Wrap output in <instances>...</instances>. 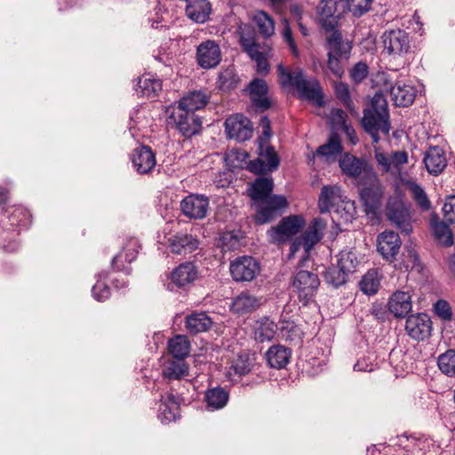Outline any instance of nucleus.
Here are the masks:
<instances>
[{"label":"nucleus","mask_w":455,"mask_h":455,"mask_svg":"<svg viewBox=\"0 0 455 455\" xmlns=\"http://www.w3.org/2000/svg\"><path fill=\"white\" fill-rule=\"evenodd\" d=\"M362 125L364 131L371 135L374 144L380 140L379 132L385 136L389 135V112L387 100L382 93L376 92L371 99V108L363 110Z\"/></svg>","instance_id":"1"},{"label":"nucleus","mask_w":455,"mask_h":455,"mask_svg":"<svg viewBox=\"0 0 455 455\" xmlns=\"http://www.w3.org/2000/svg\"><path fill=\"white\" fill-rule=\"evenodd\" d=\"M277 72L282 86H292L300 98L315 100L318 106L323 104L322 88L315 78L307 79L302 69L289 71L283 64L277 66Z\"/></svg>","instance_id":"2"},{"label":"nucleus","mask_w":455,"mask_h":455,"mask_svg":"<svg viewBox=\"0 0 455 455\" xmlns=\"http://www.w3.org/2000/svg\"><path fill=\"white\" fill-rule=\"evenodd\" d=\"M237 33L243 52L256 62L257 73L261 75L268 74L270 69L268 59L271 56V46L267 43H258L256 32L250 25H240Z\"/></svg>","instance_id":"3"},{"label":"nucleus","mask_w":455,"mask_h":455,"mask_svg":"<svg viewBox=\"0 0 455 455\" xmlns=\"http://www.w3.org/2000/svg\"><path fill=\"white\" fill-rule=\"evenodd\" d=\"M410 208V204L405 203L403 196L400 194L389 196L385 206L387 220L406 235L412 231Z\"/></svg>","instance_id":"4"},{"label":"nucleus","mask_w":455,"mask_h":455,"mask_svg":"<svg viewBox=\"0 0 455 455\" xmlns=\"http://www.w3.org/2000/svg\"><path fill=\"white\" fill-rule=\"evenodd\" d=\"M258 157L246 163V170L256 175H266L276 171L280 158L273 146L261 142L257 144Z\"/></svg>","instance_id":"5"},{"label":"nucleus","mask_w":455,"mask_h":455,"mask_svg":"<svg viewBox=\"0 0 455 455\" xmlns=\"http://www.w3.org/2000/svg\"><path fill=\"white\" fill-rule=\"evenodd\" d=\"M252 206L255 210V223L263 225L281 216L288 207V201L283 196L272 195L268 199L252 204Z\"/></svg>","instance_id":"6"},{"label":"nucleus","mask_w":455,"mask_h":455,"mask_svg":"<svg viewBox=\"0 0 455 455\" xmlns=\"http://www.w3.org/2000/svg\"><path fill=\"white\" fill-rule=\"evenodd\" d=\"M168 124L173 125L185 138H190L198 133L202 128L199 116L177 106L173 107V110L168 117Z\"/></svg>","instance_id":"7"},{"label":"nucleus","mask_w":455,"mask_h":455,"mask_svg":"<svg viewBox=\"0 0 455 455\" xmlns=\"http://www.w3.org/2000/svg\"><path fill=\"white\" fill-rule=\"evenodd\" d=\"M319 285L318 275L312 271L299 270L293 277L292 286L303 306H307L314 298Z\"/></svg>","instance_id":"8"},{"label":"nucleus","mask_w":455,"mask_h":455,"mask_svg":"<svg viewBox=\"0 0 455 455\" xmlns=\"http://www.w3.org/2000/svg\"><path fill=\"white\" fill-rule=\"evenodd\" d=\"M367 180L369 183L365 184L361 189L360 198L366 213L376 214L381 205L384 194L383 186L377 173H372Z\"/></svg>","instance_id":"9"},{"label":"nucleus","mask_w":455,"mask_h":455,"mask_svg":"<svg viewBox=\"0 0 455 455\" xmlns=\"http://www.w3.org/2000/svg\"><path fill=\"white\" fill-rule=\"evenodd\" d=\"M345 0H321L317 12L322 20V26L326 30H333L338 20L346 12Z\"/></svg>","instance_id":"10"},{"label":"nucleus","mask_w":455,"mask_h":455,"mask_svg":"<svg viewBox=\"0 0 455 455\" xmlns=\"http://www.w3.org/2000/svg\"><path fill=\"white\" fill-rule=\"evenodd\" d=\"M384 90L388 92L391 100L397 107H409L415 100L417 90L414 86L402 83H394L390 77L384 80Z\"/></svg>","instance_id":"11"},{"label":"nucleus","mask_w":455,"mask_h":455,"mask_svg":"<svg viewBox=\"0 0 455 455\" xmlns=\"http://www.w3.org/2000/svg\"><path fill=\"white\" fill-rule=\"evenodd\" d=\"M259 271V262L251 256L239 257L229 265V273L235 282H251Z\"/></svg>","instance_id":"12"},{"label":"nucleus","mask_w":455,"mask_h":455,"mask_svg":"<svg viewBox=\"0 0 455 455\" xmlns=\"http://www.w3.org/2000/svg\"><path fill=\"white\" fill-rule=\"evenodd\" d=\"M209 198L201 194H190L180 202V210L184 216L191 220H203L209 211Z\"/></svg>","instance_id":"13"},{"label":"nucleus","mask_w":455,"mask_h":455,"mask_svg":"<svg viewBox=\"0 0 455 455\" xmlns=\"http://www.w3.org/2000/svg\"><path fill=\"white\" fill-rule=\"evenodd\" d=\"M305 226L304 219L299 215H290L283 218L276 227L268 230V235L273 241L289 239L298 234Z\"/></svg>","instance_id":"14"},{"label":"nucleus","mask_w":455,"mask_h":455,"mask_svg":"<svg viewBox=\"0 0 455 455\" xmlns=\"http://www.w3.org/2000/svg\"><path fill=\"white\" fill-rule=\"evenodd\" d=\"M339 165L343 174L353 179L359 178L362 174L368 179L372 173H376L365 159L356 157L349 153L341 156Z\"/></svg>","instance_id":"15"},{"label":"nucleus","mask_w":455,"mask_h":455,"mask_svg":"<svg viewBox=\"0 0 455 455\" xmlns=\"http://www.w3.org/2000/svg\"><path fill=\"white\" fill-rule=\"evenodd\" d=\"M385 50L389 54L402 55L407 53L411 48L409 33L403 29H391L382 36Z\"/></svg>","instance_id":"16"},{"label":"nucleus","mask_w":455,"mask_h":455,"mask_svg":"<svg viewBox=\"0 0 455 455\" xmlns=\"http://www.w3.org/2000/svg\"><path fill=\"white\" fill-rule=\"evenodd\" d=\"M405 330L413 339L424 340L430 336L432 322L427 314L419 313L411 315L406 319Z\"/></svg>","instance_id":"17"},{"label":"nucleus","mask_w":455,"mask_h":455,"mask_svg":"<svg viewBox=\"0 0 455 455\" xmlns=\"http://www.w3.org/2000/svg\"><path fill=\"white\" fill-rule=\"evenodd\" d=\"M140 249L139 240L134 237L129 238L124 244L123 251L113 258L112 267L129 275L132 268L128 265L137 258Z\"/></svg>","instance_id":"18"},{"label":"nucleus","mask_w":455,"mask_h":455,"mask_svg":"<svg viewBox=\"0 0 455 455\" xmlns=\"http://www.w3.org/2000/svg\"><path fill=\"white\" fill-rule=\"evenodd\" d=\"M196 60L204 69L215 68L221 60L220 46L212 40L201 43L196 48Z\"/></svg>","instance_id":"19"},{"label":"nucleus","mask_w":455,"mask_h":455,"mask_svg":"<svg viewBox=\"0 0 455 455\" xmlns=\"http://www.w3.org/2000/svg\"><path fill=\"white\" fill-rule=\"evenodd\" d=\"M243 91L247 92L255 108L265 111L271 107V102L267 96L268 86L264 79L253 78Z\"/></svg>","instance_id":"20"},{"label":"nucleus","mask_w":455,"mask_h":455,"mask_svg":"<svg viewBox=\"0 0 455 455\" xmlns=\"http://www.w3.org/2000/svg\"><path fill=\"white\" fill-rule=\"evenodd\" d=\"M377 250L387 261H394L401 248V239L394 231H384L378 235Z\"/></svg>","instance_id":"21"},{"label":"nucleus","mask_w":455,"mask_h":455,"mask_svg":"<svg viewBox=\"0 0 455 455\" xmlns=\"http://www.w3.org/2000/svg\"><path fill=\"white\" fill-rule=\"evenodd\" d=\"M197 278V270L191 262H185L177 267L171 274L168 289L186 288Z\"/></svg>","instance_id":"22"},{"label":"nucleus","mask_w":455,"mask_h":455,"mask_svg":"<svg viewBox=\"0 0 455 455\" xmlns=\"http://www.w3.org/2000/svg\"><path fill=\"white\" fill-rule=\"evenodd\" d=\"M252 124L251 120L242 114L229 116V139L243 142L252 136Z\"/></svg>","instance_id":"23"},{"label":"nucleus","mask_w":455,"mask_h":455,"mask_svg":"<svg viewBox=\"0 0 455 455\" xmlns=\"http://www.w3.org/2000/svg\"><path fill=\"white\" fill-rule=\"evenodd\" d=\"M133 167L140 174H147L156 166V156L148 146H140L132 153Z\"/></svg>","instance_id":"24"},{"label":"nucleus","mask_w":455,"mask_h":455,"mask_svg":"<svg viewBox=\"0 0 455 455\" xmlns=\"http://www.w3.org/2000/svg\"><path fill=\"white\" fill-rule=\"evenodd\" d=\"M171 251L178 255H186L195 251L199 246L196 236L188 233H177L168 240Z\"/></svg>","instance_id":"25"},{"label":"nucleus","mask_w":455,"mask_h":455,"mask_svg":"<svg viewBox=\"0 0 455 455\" xmlns=\"http://www.w3.org/2000/svg\"><path fill=\"white\" fill-rule=\"evenodd\" d=\"M327 55L348 60L352 50V42L344 39L339 30H334L326 39Z\"/></svg>","instance_id":"26"},{"label":"nucleus","mask_w":455,"mask_h":455,"mask_svg":"<svg viewBox=\"0 0 455 455\" xmlns=\"http://www.w3.org/2000/svg\"><path fill=\"white\" fill-rule=\"evenodd\" d=\"M325 228L326 221L323 219H314L308 228L298 240V244L301 245L306 251H309L322 239Z\"/></svg>","instance_id":"27"},{"label":"nucleus","mask_w":455,"mask_h":455,"mask_svg":"<svg viewBox=\"0 0 455 455\" xmlns=\"http://www.w3.org/2000/svg\"><path fill=\"white\" fill-rule=\"evenodd\" d=\"M346 196L339 186H323L318 198V208L321 213L330 212Z\"/></svg>","instance_id":"28"},{"label":"nucleus","mask_w":455,"mask_h":455,"mask_svg":"<svg viewBox=\"0 0 455 455\" xmlns=\"http://www.w3.org/2000/svg\"><path fill=\"white\" fill-rule=\"evenodd\" d=\"M423 162L427 172L435 176L442 173L447 166L444 151L437 146L428 148L425 154Z\"/></svg>","instance_id":"29"},{"label":"nucleus","mask_w":455,"mask_h":455,"mask_svg":"<svg viewBox=\"0 0 455 455\" xmlns=\"http://www.w3.org/2000/svg\"><path fill=\"white\" fill-rule=\"evenodd\" d=\"M274 180L272 177H259L254 180L248 188L252 204L268 199L272 196Z\"/></svg>","instance_id":"30"},{"label":"nucleus","mask_w":455,"mask_h":455,"mask_svg":"<svg viewBox=\"0 0 455 455\" xmlns=\"http://www.w3.org/2000/svg\"><path fill=\"white\" fill-rule=\"evenodd\" d=\"M387 306L395 317H404L411 310V296L408 292L396 291L390 297Z\"/></svg>","instance_id":"31"},{"label":"nucleus","mask_w":455,"mask_h":455,"mask_svg":"<svg viewBox=\"0 0 455 455\" xmlns=\"http://www.w3.org/2000/svg\"><path fill=\"white\" fill-rule=\"evenodd\" d=\"M341 140L336 132H332L328 141L317 148L315 156L322 157L325 162H332L342 152Z\"/></svg>","instance_id":"32"},{"label":"nucleus","mask_w":455,"mask_h":455,"mask_svg":"<svg viewBox=\"0 0 455 455\" xmlns=\"http://www.w3.org/2000/svg\"><path fill=\"white\" fill-rule=\"evenodd\" d=\"M186 2V13L190 20L197 23H204L207 20L212 11L208 0H188Z\"/></svg>","instance_id":"33"},{"label":"nucleus","mask_w":455,"mask_h":455,"mask_svg":"<svg viewBox=\"0 0 455 455\" xmlns=\"http://www.w3.org/2000/svg\"><path fill=\"white\" fill-rule=\"evenodd\" d=\"M180 397L179 395H174L173 394L166 395L165 401L162 402L158 410V419L163 423H169L177 419L180 411Z\"/></svg>","instance_id":"34"},{"label":"nucleus","mask_w":455,"mask_h":455,"mask_svg":"<svg viewBox=\"0 0 455 455\" xmlns=\"http://www.w3.org/2000/svg\"><path fill=\"white\" fill-rule=\"evenodd\" d=\"M291 356V349L282 345L272 346L266 353L268 365L275 369L284 368L290 362Z\"/></svg>","instance_id":"35"},{"label":"nucleus","mask_w":455,"mask_h":455,"mask_svg":"<svg viewBox=\"0 0 455 455\" xmlns=\"http://www.w3.org/2000/svg\"><path fill=\"white\" fill-rule=\"evenodd\" d=\"M208 101L209 95L205 92L193 91L182 97L179 100L177 107L196 113V110L204 108Z\"/></svg>","instance_id":"36"},{"label":"nucleus","mask_w":455,"mask_h":455,"mask_svg":"<svg viewBox=\"0 0 455 455\" xmlns=\"http://www.w3.org/2000/svg\"><path fill=\"white\" fill-rule=\"evenodd\" d=\"M134 90L138 97L152 98L162 90V81L150 75H145L139 77Z\"/></svg>","instance_id":"37"},{"label":"nucleus","mask_w":455,"mask_h":455,"mask_svg":"<svg viewBox=\"0 0 455 455\" xmlns=\"http://www.w3.org/2000/svg\"><path fill=\"white\" fill-rule=\"evenodd\" d=\"M260 305L259 298L243 291L234 299L231 308L238 314H245L256 310Z\"/></svg>","instance_id":"38"},{"label":"nucleus","mask_w":455,"mask_h":455,"mask_svg":"<svg viewBox=\"0 0 455 455\" xmlns=\"http://www.w3.org/2000/svg\"><path fill=\"white\" fill-rule=\"evenodd\" d=\"M356 215V208L355 203L347 198V196L334 208L333 221L339 224H348L355 220Z\"/></svg>","instance_id":"39"},{"label":"nucleus","mask_w":455,"mask_h":455,"mask_svg":"<svg viewBox=\"0 0 455 455\" xmlns=\"http://www.w3.org/2000/svg\"><path fill=\"white\" fill-rule=\"evenodd\" d=\"M186 329L190 334L206 331L212 321L205 313H193L186 317Z\"/></svg>","instance_id":"40"},{"label":"nucleus","mask_w":455,"mask_h":455,"mask_svg":"<svg viewBox=\"0 0 455 455\" xmlns=\"http://www.w3.org/2000/svg\"><path fill=\"white\" fill-rule=\"evenodd\" d=\"M204 401L208 411L222 409L228 403V392L220 387L210 388L205 392Z\"/></svg>","instance_id":"41"},{"label":"nucleus","mask_w":455,"mask_h":455,"mask_svg":"<svg viewBox=\"0 0 455 455\" xmlns=\"http://www.w3.org/2000/svg\"><path fill=\"white\" fill-rule=\"evenodd\" d=\"M431 227L435 239L443 245L449 247L453 243L451 231L444 221H440L436 215L431 218Z\"/></svg>","instance_id":"42"},{"label":"nucleus","mask_w":455,"mask_h":455,"mask_svg":"<svg viewBox=\"0 0 455 455\" xmlns=\"http://www.w3.org/2000/svg\"><path fill=\"white\" fill-rule=\"evenodd\" d=\"M405 185L417 206L422 212L429 211L431 209V202L424 188L419 184L412 180L406 181Z\"/></svg>","instance_id":"43"},{"label":"nucleus","mask_w":455,"mask_h":455,"mask_svg":"<svg viewBox=\"0 0 455 455\" xmlns=\"http://www.w3.org/2000/svg\"><path fill=\"white\" fill-rule=\"evenodd\" d=\"M168 348L175 359H185L190 352V342L186 336L177 335L169 340Z\"/></svg>","instance_id":"44"},{"label":"nucleus","mask_w":455,"mask_h":455,"mask_svg":"<svg viewBox=\"0 0 455 455\" xmlns=\"http://www.w3.org/2000/svg\"><path fill=\"white\" fill-rule=\"evenodd\" d=\"M361 291L367 295L376 294L380 285V278L375 269L369 270L362 278L360 283Z\"/></svg>","instance_id":"45"},{"label":"nucleus","mask_w":455,"mask_h":455,"mask_svg":"<svg viewBox=\"0 0 455 455\" xmlns=\"http://www.w3.org/2000/svg\"><path fill=\"white\" fill-rule=\"evenodd\" d=\"M188 367L184 359L169 361L164 369V376L169 379H179L188 374Z\"/></svg>","instance_id":"46"},{"label":"nucleus","mask_w":455,"mask_h":455,"mask_svg":"<svg viewBox=\"0 0 455 455\" xmlns=\"http://www.w3.org/2000/svg\"><path fill=\"white\" fill-rule=\"evenodd\" d=\"M259 33L265 37H270L275 31V23L273 19L265 12H257L253 17Z\"/></svg>","instance_id":"47"},{"label":"nucleus","mask_w":455,"mask_h":455,"mask_svg":"<svg viewBox=\"0 0 455 455\" xmlns=\"http://www.w3.org/2000/svg\"><path fill=\"white\" fill-rule=\"evenodd\" d=\"M254 355L248 352H243L232 363V369L238 376L248 374L254 363Z\"/></svg>","instance_id":"48"},{"label":"nucleus","mask_w":455,"mask_h":455,"mask_svg":"<svg viewBox=\"0 0 455 455\" xmlns=\"http://www.w3.org/2000/svg\"><path fill=\"white\" fill-rule=\"evenodd\" d=\"M359 260L355 251L351 250L341 251L339 255L338 266L347 275L355 271Z\"/></svg>","instance_id":"49"},{"label":"nucleus","mask_w":455,"mask_h":455,"mask_svg":"<svg viewBox=\"0 0 455 455\" xmlns=\"http://www.w3.org/2000/svg\"><path fill=\"white\" fill-rule=\"evenodd\" d=\"M347 274L337 265L329 267L323 275L324 281L333 286L334 288H338L347 282Z\"/></svg>","instance_id":"50"},{"label":"nucleus","mask_w":455,"mask_h":455,"mask_svg":"<svg viewBox=\"0 0 455 455\" xmlns=\"http://www.w3.org/2000/svg\"><path fill=\"white\" fill-rule=\"evenodd\" d=\"M438 367L448 376H455V351L449 350L438 357Z\"/></svg>","instance_id":"51"},{"label":"nucleus","mask_w":455,"mask_h":455,"mask_svg":"<svg viewBox=\"0 0 455 455\" xmlns=\"http://www.w3.org/2000/svg\"><path fill=\"white\" fill-rule=\"evenodd\" d=\"M373 0H345L346 12L349 11L355 17H361L371 8Z\"/></svg>","instance_id":"52"},{"label":"nucleus","mask_w":455,"mask_h":455,"mask_svg":"<svg viewBox=\"0 0 455 455\" xmlns=\"http://www.w3.org/2000/svg\"><path fill=\"white\" fill-rule=\"evenodd\" d=\"M228 245L226 233L221 232L220 236L216 239L213 248V257L219 261L220 266H224L226 263L225 253Z\"/></svg>","instance_id":"53"},{"label":"nucleus","mask_w":455,"mask_h":455,"mask_svg":"<svg viewBox=\"0 0 455 455\" xmlns=\"http://www.w3.org/2000/svg\"><path fill=\"white\" fill-rule=\"evenodd\" d=\"M369 68L364 62L356 63L350 70V77L354 83L359 84L363 82L368 76Z\"/></svg>","instance_id":"54"},{"label":"nucleus","mask_w":455,"mask_h":455,"mask_svg":"<svg viewBox=\"0 0 455 455\" xmlns=\"http://www.w3.org/2000/svg\"><path fill=\"white\" fill-rule=\"evenodd\" d=\"M442 211L445 221L455 224V195L445 199Z\"/></svg>","instance_id":"55"},{"label":"nucleus","mask_w":455,"mask_h":455,"mask_svg":"<svg viewBox=\"0 0 455 455\" xmlns=\"http://www.w3.org/2000/svg\"><path fill=\"white\" fill-rule=\"evenodd\" d=\"M374 158L378 164L379 170L383 173H387L392 171L391 155L375 150Z\"/></svg>","instance_id":"56"},{"label":"nucleus","mask_w":455,"mask_h":455,"mask_svg":"<svg viewBox=\"0 0 455 455\" xmlns=\"http://www.w3.org/2000/svg\"><path fill=\"white\" fill-rule=\"evenodd\" d=\"M92 297L98 301H104L110 297V288L104 283L97 282L92 289Z\"/></svg>","instance_id":"57"},{"label":"nucleus","mask_w":455,"mask_h":455,"mask_svg":"<svg viewBox=\"0 0 455 455\" xmlns=\"http://www.w3.org/2000/svg\"><path fill=\"white\" fill-rule=\"evenodd\" d=\"M259 125L262 128V133L256 140V143L259 144L261 142L269 143V140L272 136L271 131V122L267 116H261L259 120Z\"/></svg>","instance_id":"58"},{"label":"nucleus","mask_w":455,"mask_h":455,"mask_svg":"<svg viewBox=\"0 0 455 455\" xmlns=\"http://www.w3.org/2000/svg\"><path fill=\"white\" fill-rule=\"evenodd\" d=\"M435 313L444 321H450L452 318L451 307L447 301L443 299L437 300L435 304Z\"/></svg>","instance_id":"59"},{"label":"nucleus","mask_w":455,"mask_h":455,"mask_svg":"<svg viewBox=\"0 0 455 455\" xmlns=\"http://www.w3.org/2000/svg\"><path fill=\"white\" fill-rule=\"evenodd\" d=\"M369 315L379 323L387 320L388 311L387 307L382 303H373L369 310Z\"/></svg>","instance_id":"60"},{"label":"nucleus","mask_w":455,"mask_h":455,"mask_svg":"<svg viewBox=\"0 0 455 455\" xmlns=\"http://www.w3.org/2000/svg\"><path fill=\"white\" fill-rule=\"evenodd\" d=\"M280 331L286 339H293L298 335V326L294 322L283 321L280 325Z\"/></svg>","instance_id":"61"},{"label":"nucleus","mask_w":455,"mask_h":455,"mask_svg":"<svg viewBox=\"0 0 455 455\" xmlns=\"http://www.w3.org/2000/svg\"><path fill=\"white\" fill-rule=\"evenodd\" d=\"M328 56L327 67L330 71L337 77L341 78L344 74V68L341 65L343 59L337 58L331 55Z\"/></svg>","instance_id":"62"},{"label":"nucleus","mask_w":455,"mask_h":455,"mask_svg":"<svg viewBox=\"0 0 455 455\" xmlns=\"http://www.w3.org/2000/svg\"><path fill=\"white\" fill-rule=\"evenodd\" d=\"M334 91L335 95L339 101H341L342 103L344 101L349 102V99L351 98V96L348 85L347 84L342 82H336L334 84Z\"/></svg>","instance_id":"63"},{"label":"nucleus","mask_w":455,"mask_h":455,"mask_svg":"<svg viewBox=\"0 0 455 455\" xmlns=\"http://www.w3.org/2000/svg\"><path fill=\"white\" fill-rule=\"evenodd\" d=\"M392 167L395 171H400L401 167L408 162V154L406 151H395L391 154Z\"/></svg>","instance_id":"64"}]
</instances>
